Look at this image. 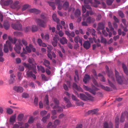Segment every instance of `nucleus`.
I'll return each mask as SVG.
<instances>
[{
    "label": "nucleus",
    "mask_w": 128,
    "mask_h": 128,
    "mask_svg": "<svg viewBox=\"0 0 128 128\" xmlns=\"http://www.w3.org/2000/svg\"><path fill=\"white\" fill-rule=\"evenodd\" d=\"M35 119V118H34L32 116H30L28 121V123L30 124H32L34 121Z\"/></svg>",
    "instance_id": "79ce46f5"
},
{
    "label": "nucleus",
    "mask_w": 128,
    "mask_h": 128,
    "mask_svg": "<svg viewBox=\"0 0 128 128\" xmlns=\"http://www.w3.org/2000/svg\"><path fill=\"white\" fill-rule=\"evenodd\" d=\"M94 14L95 13L93 12L92 10H87L85 14H83L82 15L83 20H84L88 16L89 14L92 15Z\"/></svg>",
    "instance_id": "ddd939ff"
},
{
    "label": "nucleus",
    "mask_w": 128,
    "mask_h": 128,
    "mask_svg": "<svg viewBox=\"0 0 128 128\" xmlns=\"http://www.w3.org/2000/svg\"><path fill=\"white\" fill-rule=\"evenodd\" d=\"M23 123L22 122H18V124H15L13 126V128H18L19 127V126H22L23 125Z\"/></svg>",
    "instance_id": "37998d69"
},
{
    "label": "nucleus",
    "mask_w": 128,
    "mask_h": 128,
    "mask_svg": "<svg viewBox=\"0 0 128 128\" xmlns=\"http://www.w3.org/2000/svg\"><path fill=\"white\" fill-rule=\"evenodd\" d=\"M104 25L102 23H100L98 25V26L97 28L98 30L99 29L103 30L104 29Z\"/></svg>",
    "instance_id": "e433bc0d"
},
{
    "label": "nucleus",
    "mask_w": 128,
    "mask_h": 128,
    "mask_svg": "<svg viewBox=\"0 0 128 128\" xmlns=\"http://www.w3.org/2000/svg\"><path fill=\"white\" fill-rule=\"evenodd\" d=\"M14 90L18 92H22L23 91V88L20 86H15L14 88Z\"/></svg>",
    "instance_id": "a211bd4d"
},
{
    "label": "nucleus",
    "mask_w": 128,
    "mask_h": 128,
    "mask_svg": "<svg viewBox=\"0 0 128 128\" xmlns=\"http://www.w3.org/2000/svg\"><path fill=\"white\" fill-rule=\"evenodd\" d=\"M28 94L26 93H24L22 96L23 98H26L28 97Z\"/></svg>",
    "instance_id": "69168bd1"
},
{
    "label": "nucleus",
    "mask_w": 128,
    "mask_h": 128,
    "mask_svg": "<svg viewBox=\"0 0 128 128\" xmlns=\"http://www.w3.org/2000/svg\"><path fill=\"white\" fill-rule=\"evenodd\" d=\"M74 14L76 17L80 16V11L78 9H77L75 12Z\"/></svg>",
    "instance_id": "58836bf2"
},
{
    "label": "nucleus",
    "mask_w": 128,
    "mask_h": 128,
    "mask_svg": "<svg viewBox=\"0 0 128 128\" xmlns=\"http://www.w3.org/2000/svg\"><path fill=\"white\" fill-rule=\"evenodd\" d=\"M47 113V112L46 110H43L40 112V114L41 116H44Z\"/></svg>",
    "instance_id": "052dcab7"
},
{
    "label": "nucleus",
    "mask_w": 128,
    "mask_h": 128,
    "mask_svg": "<svg viewBox=\"0 0 128 128\" xmlns=\"http://www.w3.org/2000/svg\"><path fill=\"white\" fill-rule=\"evenodd\" d=\"M8 42H9V41H6V44L4 45V51L6 53H7L8 52Z\"/></svg>",
    "instance_id": "5701e85b"
},
{
    "label": "nucleus",
    "mask_w": 128,
    "mask_h": 128,
    "mask_svg": "<svg viewBox=\"0 0 128 128\" xmlns=\"http://www.w3.org/2000/svg\"><path fill=\"white\" fill-rule=\"evenodd\" d=\"M24 117V115L22 114H19L18 117V121H20L22 120Z\"/></svg>",
    "instance_id": "de8ad7c7"
},
{
    "label": "nucleus",
    "mask_w": 128,
    "mask_h": 128,
    "mask_svg": "<svg viewBox=\"0 0 128 128\" xmlns=\"http://www.w3.org/2000/svg\"><path fill=\"white\" fill-rule=\"evenodd\" d=\"M16 117V114H14L10 118V122H12L15 121Z\"/></svg>",
    "instance_id": "49530a36"
},
{
    "label": "nucleus",
    "mask_w": 128,
    "mask_h": 128,
    "mask_svg": "<svg viewBox=\"0 0 128 128\" xmlns=\"http://www.w3.org/2000/svg\"><path fill=\"white\" fill-rule=\"evenodd\" d=\"M47 20H45L44 21L39 19H36V22L40 26L42 27H45L46 26V23Z\"/></svg>",
    "instance_id": "6e6552de"
},
{
    "label": "nucleus",
    "mask_w": 128,
    "mask_h": 128,
    "mask_svg": "<svg viewBox=\"0 0 128 128\" xmlns=\"http://www.w3.org/2000/svg\"><path fill=\"white\" fill-rule=\"evenodd\" d=\"M76 94L78 97L86 101L88 100H93V97L87 93H86L87 96L83 94H79L77 92H76Z\"/></svg>",
    "instance_id": "7ed1b4c3"
},
{
    "label": "nucleus",
    "mask_w": 128,
    "mask_h": 128,
    "mask_svg": "<svg viewBox=\"0 0 128 128\" xmlns=\"http://www.w3.org/2000/svg\"><path fill=\"white\" fill-rule=\"evenodd\" d=\"M83 87L86 90L89 91L90 92L94 94H96V92L94 90H92L91 88L85 85L83 86Z\"/></svg>",
    "instance_id": "f3484780"
},
{
    "label": "nucleus",
    "mask_w": 128,
    "mask_h": 128,
    "mask_svg": "<svg viewBox=\"0 0 128 128\" xmlns=\"http://www.w3.org/2000/svg\"><path fill=\"white\" fill-rule=\"evenodd\" d=\"M98 111V109H96L93 110H92L90 112H92V114H96Z\"/></svg>",
    "instance_id": "4d7b16f0"
},
{
    "label": "nucleus",
    "mask_w": 128,
    "mask_h": 128,
    "mask_svg": "<svg viewBox=\"0 0 128 128\" xmlns=\"http://www.w3.org/2000/svg\"><path fill=\"white\" fill-rule=\"evenodd\" d=\"M8 46L9 47L10 50V51H12V46L11 44V43L8 42Z\"/></svg>",
    "instance_id": "0e129e2a"
},
{
    "label": "nucleus",
    "mask_w": 128,
    "mask_h": 128,
    "mask_svg": "<svg viewBox=\"0 0 128 128\" xmlns=\"http://www.w3.org/2000/svg\"><path fill=\"white\" fill-rule=\"evenodd\" d=\"M29 126V125L28 124V123H25L24 126H22L20 128H28Z\"/></svg>",
    "instance_id": "338daca9"
},
{
    "label": "nucleus",
    "mask_w": 128,
    "mask_h": 128,
    "mask_svg": "<svg viewBox=\"0 0 128 128\" xmlns=\"http://www.w3.org/2000/svg\"><path fill=\"white\" fill-rule=\"evenodd\" d=\"M90 79V76L87 74L85 75L83 79V81L85 83H86L88 82Z\"/></svg>",
    "instance_id": "c85d7f7f"
},
{
    "label": "nucleus",
    "mask_w": 128,
    "mask_h": 128,
    "mask_svg": "<svg viewBox=\"0 0 128 128\" xmlns=\"http://www.w3.org/2000/svg\"><path fill=\"white\" fill-rule=\"evenodd\" d=\"M83 46L85 48L88 49L90 47V44L88 41H86L84 42Z\"/></svg>",
    "instance_id": "4be33fe9"
},
{
    "label": "nucleus",
    "mask_w": 128,
    "mask_h": 128,
    "mask_svg": "<svg viewBox=\"0 0 128 128\" xmlns=\"http://www.w3.org/2000/svg\"><path fill=\"white\" fill-rule=\"evenodd\" d=\"M15 77V76L14 74H11L10 79L9 81V83L10 84H11L14 83V78Z\"/></svg>",
    "instance_id": "cd10ccee"
},
{
    "label": "nucleus",
    "mask_w": 128,
    "mask_h": 128,
    "mask_svg": "<svg viewBox=\"0 0 128 128\" xmlns=\"http://www.w3.org/2000/svg\"><path fill=\"white\" fill-rule=\"evenodd\" d=\"M3 26L4 28L6 30H8L10 26V25L7 21H5L4 24Z\"/></svg>",
    "instance_id": "473e14b6"
},
{
    "label": "nucleus",
    "mask_w": 128,
    "mask_h": 128,
    "mask_svg": "<svg viewBox=\"0 0 128 128\" xmlns=\"http://www.w3.org/2000/svg\"><path fill=\"white\" fill-rule=\"evenodd\" d=\"M114 0H107V4L108 5H110L112 4Z\"/></svg>",
    "instance_id": "e2e57ef3"
},
{
    "label": "nucleus",
    "mask_w": 128,
    "mask_h": 128,
    "mask_svg": "<svg viewBox=\"0 0 128 128\" xmlns=\"http://www.w3.org/2000/svg\"><path fill=\"white\" fill-rule=\"evenodd\" d=\"M56 114V111L55 110H52V119H55L56 118V116H55Z\"/></svg>",
    "instance_id": "a18cd8bd"
},
{
    "label": "nucleus",
    "mask_w": 128,
    "mask_h": 128,
    "mask_svg": "<svg viewBox=\"0 0 128 128\" xmlns=\"http://www.w3.org/2000/svg\"><path fill=\"white\" fill-rule=\"evenodd\" d=\"M60 123L59 121L58 120H56L54 122V125L52 126V123L51 122H50L48 124V126H47V128H55L57 125L59 124Z\"/></svg>",
    "instance_id": "f8f14e48"
},
{
    "label": "nucleus",
    "mask_w": 128,
    "mask_h": 128,
    "mask_svg": "<svg viewBox=\"0 0 128 128\" xmlns=\"http://www.w3.org/2000/svg\"><path fill=\"white\" fill-rule=\"evenodd\" d=\"M18 76L19 80H21L22 78V73L20 72H18Z\"/></svg>",
    "instance_id": "13d9d810"
},
{
    "label": "nucleus",
    "mask_w": 128,
    "mask_h": 128,
    "mask_svg": "<svg viewBox=\"0 0 128 128\" xmlns=\"http://www.w3.org/2000/svg\"><path fill=\"white\" fill-rule=\"evenodd\" d=\"M118 118L116 116L115 118V126L116 128H118L119 126Z\"/></svg>",
    "instance_id": "ea45409f"
},
{
    "label": "nucleus",
    "mask_w": 128,
    "mask_h": 128,
    "mask_svg": "<svg viewBox=\"0 0 128 128\" xmlns=\"http://www.w3.org/2000/svg\"><path fill=\"white\" fill-rule=\"evenodd\" d=\"M19 2L18 1H16L13 3V2L10 5V7L14 9H16L17 10H19L21 7V4H19Z\"/></svg>",
    "instance_id": "39448f33"
},
{
    "label": "nucleus",
    "mask_w": 128,
    "mask_h": 128,
    "mask_svg": "<svg viewBox=\"0 0 128 128\" xmlns=\"http://www.w3.org/2000/svg\"><path fill=\"white\" fill-rule=\"evenodd\" d=\"M54 102L55 104H56V106H54L53 108L54 109H56L58 112H61L62 111V109L61 107H59L58 106V104L59 103V101L56 99H54Z\"/></svg>",
    "instance_id": "9d476101"
},
{
    "label": "nucleus",
    "mask_w": 128,
    "mask_h": 128,
    "mask_svg": "<svg viewBox=\"0 0 128 128\" xmlns=\"http://www.w3.org/2000/svg\"><path fill=\"white\" fill-rule=\"evenodd\" d=\"M41 77L42 80L45 81H47L48 80V79L44 74L41 75Z\"/></svg>",
    "instance_id": "3c124183"
},
{
    "label": "nucleus",
    "mask_w": 128,
    "mask_h": 128,
    "mask_svg": "<svg viewBox=\"0 0 128 128\" xmlns=\"http://www.w3.org/2000/svg\"><path fill=\"white\" fill-rule=\"evenodd\" d=\"M101 42H102L104 44H106L107 43L106 40L102 37L101 38Z\"/></svg>",
    "instance_id": "680f3d73"
},
{
    "label": "nucleus",
    "mask_w": 128,
    "mask_h": 128,
    "mask_svg": "<svg viewBox=\"0 0 128 128\" xmlns=\"http://www.w3.org/2000/svg\"><path fill=\"white\" fill-rule=\"evenodd\" d=\"M13 2V1L12 0H9L4 2L3 0H1L0 2V4L2 6H8L9 5L10 6Z\"/></svg>",
    "instance_id": "9b49d317"
},
{
    "label": "nucleus",
    "mask_w": 128,
    "mask_h": 128,
    "mask_svg": "<svg viewBox=\"0 0 128 128\" xmlns=\"http://www.w3.org/2000/svg\"><path fill=\"white\" fill-rule=\"evenodd\" d=\"M47 3L49 4L50 6L52 7L53 10H54L56 8V7H55V4L53 2H48Z\"/></svg>",
    "instance_id": "c03bdc74"
},
{
    "label": "nucleus",
    "mask_w": 128,
    "mask_h": 128,
    "mask_svg": "<svg viewBox=\"0 0 128 128\" xmlns=\"http://www.w3.org/2000/svg\"><path fill=\"white\" fill-rule=\"evenodd\" d=\"M73 87L74 89H76L82 92H83V91L82 89L80 86H78L75 83H74L73 84Z\"/></svg>",
    "instance_id": "b1692460"
},
{
    "label": "nucleus",
    "mask_w": 128,
    "mask_h": 128,
    "mask_svg": "<svg viewBox=\"0 0 128 128\" xmlns=\"http://www.w3.org/2000/svg\"><path fill=\"white\" fill-rule=\"evenodd\" d=\"M14 35L16 36H20L21 34V33L17 31L14 32Z\"/></svg>",
    "instance_id": "bf43d9fd"
},
{
    "label": "nucleus",
    "mask_w": 128,
    "mask_h": 128,
    "mask_svg": "<svg viewBox=\"0 0 128 128\" xmlns=\"http://www.w3.org/2000/svg\"><path fill=\"white\" fill-rule=\"evenodd\" d=\"M26 50L28 52H30L31 51L32 49V46L31 44H30L28 46H25Z\"/></svg>",
    "instance_id": "c756f323"
},
{
    "label": "nucleus",
    "mask_w": 128,
    "mask_h": 128,
    "mask_svg": "<svg viewBox=\"0 0 128 128\" xmlns=\"http://www.w3.org/2000/svg\"><path fill=\"white\" fill-rule=\"evenodd\" d=\"M48 96L46 95L45 96V99L44 101V103H45V104L47 105H48L49 101L48 99Z\"/></svg>",
    "instance_id": "8fccbe9b"
},
{
    "label": "nucleus",
    "mask_w": 128,
    "mask_h": 128,
    "mask_svg": "<svg viewBox=\"0 0 128 128\" xmlns=\"http://www.w3.org/2000/svg\"><path fill=\"white\" fill-rule=\"evenodd\" d=\"M37 67L38 70L41 71L42 73H44L45 72V70L44 68L42 66H37Z\"/></svg>",
    "instance_id": "4c0bfd02"
},
{
    "label": "nucleus",
    "mask_w": 128,
    "mask_h": 128,
    "mask_svg": "<svg viewBox=\"0 0 128 128\" xmlns=\"http://www.w3.org/2000/svg\"><path fill=\"white\" fill-rule=\"evenodd\" d=\"M95 20V19L94 18L89 17L87 18L86 21L88 23H91L94 22Z\"/></svg>",
    "instance_id": "f704fd0d"
},
{
    "label": "nucleus",
    "mask_w": 128,
    "mask_h": 128,
    "mask_svg": "<svg viewBox=\"0 0 128 128\" xmlns=\"http://www.w3.org/2000/svg\"><path fill=\"white\" fill-rule=\"evenodd\" d=\"M126 116L128 120V112H125L122 113L121 116L120 121L121 122H123L124 120V118Z\"/></svg>",
    "instance_id": "dca6fc26"
},
{
    "label": "nucleus",
    "mask_w": 128,
    "mask_h": 128,
    "mask_svg": "<svg viewBox=\"0 0 128 128\" xmlns=\"http://www.w3.org/2000/svg\"><path fill=\"white\" fill-rule=\"evenodd\" d=\"M34 60L32 58H29L28 60V62L30 64H32L34 62Z\"/></svg>",
    "instance_id": "774afa93"
},
{
    "label": "nucleus",
    "mask_w": 128,
    "mask_h": 128,
    "mask_svg": "<svg viewBox=\"0 0 128 128\" xmlns=\"http://www.w3.org/2000/svg\"><path fill=\"white\" fill-rule=\"evenodd\" d=\"M52 18L53 20L56 22L57 23H58L59 22V19L56 18V14H53Z\"/></svg>",
    "instance_id": "72a5a7b5"
},
{
    "label": "nucleus",
    "mask_w": 128,
    "mask_h": 128,
    "mask_svg": "<svg viewBox=\"0 0 128 128\" xmlns=\"http://www.w3.org/2000/svg\"><path fill=\"white\" fill-rule=\"evenodd\" d=\"M47 48L48 49V52L50 53L51 50H52V46L50 45H49L47 46Z\"/></svg>",
    "instance_id": "09e8293b"
},
{
    "label": "nucleus",
    "mask_w": 128,
    "mask_h": 128,
    "mask_svg": "<svg viewBox=\"0 0 128 128\" xmlns=\"http://www.w3.org/2000/svg\"><path fill=\"white\" fill-rule=\"evenodd\" d=\"M84 2L85 4L84 6L86 8L89 9L91 8L90 5L88 4L90 3L92 4V0H85Z\"/></svg>",
    "instance_id": "2eb2a0df"
},
{
    "label": "nucleus",
    "mask_w": 128,
    "mask_h": 128,
    "mask_svg": "<svg viewBox=\"0 0 128 128\" xmlns=\"http://www.w3.org/2000/svg\"><path fill=\"white\" fill-rule=\"evenodd\" d=\"M17 42L14 47V50L18 54L20 53V50L21 49V46H22V44L24 46L27 45V43L26 41L24 39H22V40L18 39L17 40L16 39L12 40V42L14 44H15L16 42Z\"/></svg>",
    "instance_id": "f257e3e1"
},
{
    "label": "nucleus",
    "mask_w": 128,
    "mask_h": 128,
    "mask_svg": "<svg viewBox=\"0 0 128 128\" xmlns=\"http://www.w3.org/2000/svg\"><path fill=\"white\" fill-rule=\"evenodd\" d=\"M41 36L42 38L45 40L48 41L49 39V36L48 34H46L44 36V34L42 33L41 34Z\"/></svg>",
    "instance_id": "a878e982"
},
{
    "label": "nucleus",
    "mask_w": 128,
    "mask_h": 128,
    "mask_svg": "<svg viewBox=\"0 0 128 128\" xmlns=\"http://www.w3.org/2000/svg\"><path fill=\"white\" fill-rule=\"evenodd\" d=\"M23 65L26 68H27L28 69V71L26 72V74L27 76L30 77H32L34 79H36V76L32 74V71H33L36 74V70L34 69V68H33L31 65L29 64H26L24 63L23 64Z\"/></svg>",
    "instance_id": "f03ea898"
},
{
    "label": "nucleus",
    "mask_w": 128,
    "mask_h": 128,
    "mask_svg": "<svg viewBox=\"0 0 128 128\" xmlns=\"http://www.w3.org/2000/svg\"><path fill=\"white\" fill-rule=\"evenodd\" d=\"M12 27L15 30H19L21 28V26L20 22L18 21H16V23L12 24L11 25Z\"/></svg>",
    "instance_id": "1a4fd4ad"
},
{
    "label": "nucleus",
    "mask_w": 128,
    "mask_h": 128,
    "mask_svg": "<svg viewBox=\"0 0 128 128\" xmlns=\"http://www.w3.org/2000/svg\"><path fill=\"white\" fill-rule=\"evenodd\" d=\"M21 7L20 9H21V11L22 12L26 10L29 7V6L27 4H25L23 5L22 4H21Z\"/></svg>",
    "instance_id": "6ab92c4d"
},
{
    "label": "nucleus",
    "mask_w": 128,
    "mask_h": 128,
    "mask_svg": "<svg viewBox=\"0 0 128 128\" xmlns=\"http://www.w3.org/2000/svg\"><path fill=\"white\" fill-rule=\"evenodd\" d=\"M73 87L74 89H76L82 92H83V91L82 89L80 86H78L75 83H74L73 84Z\"/></svg>",
    "instance_id": "393cba45"
},
{
    "label": "nucleus",
    "mask_w": 128,
    "mask_h": 128,
    "mask_svg": "<svg viewBox=\"0 0 128 128\" xmlns=\"http://www.w3.org/2000/svg\"><path fill=\"white\" fill-rule=\"evenodd\" d=\"M115 76L116 78V80L118 83L121 84L123 82V78L121 77L119 75V73L116 70L115 71Z\"/></svg>",
    "instance_id": "423d86ee"
},
{
    "label": "nucleus",
    "mask_w": 128,
    "mask_h": 128,
    "mask_svg": "<svg viewBox=\"0 0 128 128\" xmlns=\"http://www.w3.org/2000/svg\"><path fill=\"white\" fill-rule=\"evenodd\" d=\"M7 112L8 114H11L13 113V111L12 109L8 108L7 109Z\"/></svg>",
    "instance_id": "864d4df0"
},
{
    "label": "nucleus",
    "mask_w": 128,
    "mask_h": 128,
    "mask_svg": "<svg viewBox=\"0 0 128 128\" xmlns=\"http://www.w3.org/2000/svg\"><path fill=\"white\" fill-rule=\"evenodd\" d=\"M60 42L62 44H64L67 43L68 41L66 38L63 37L60 39Z\"/></svg>",
    "instance_id": "bb28decb"
},
{
    "label": "nucleus",
    "mask_w": 128,
    "mask_h": 128,
    "mask_svg": "<svg viewBox=\"0 0 128 128\" xmlns=\"http://www.w3.org/2000/svg\"><path fill=\"white\" fill-rule=\"evenodd\" d=\"M74 41L77 44L76 45V47L75 46L74 48L75 49H76L78 46V42L81 44V46L82 45V38H80L79 36L75 37L74 38Z\"/></svg>",
    "instance_id": "0eeeda50"
},
{
    "label": "nucleus",
    "mask_w": 128,
    "mask_h": 128,
    "mask_svg": "<svg viewBox=\"0 0 128 128\" xmlns=\"http://www.w3.org/2000/svg\"><path fill=\"white\" fill-rule=\"evenodd\" d=\"M58 36L57 35H55V37L54 38L53 41L52 42V45L54 47L57 46L58 43Z\"/></svg>",
    "instance_id": "aec40b11"
},
{
    "label": "nucleus",
    "mask_w": 128,
    "mask_h": 128,
    "mask_svg": "<svg viewBox=\"0 0 128 128\" xmlns=\"http://www.w3.org/2000/svg\"><path fill=\"white\" fill-rule=\"evenodd\" d=\"M44 64L49 69H50V67L49 66L50 64V62L48 60H45L44 62Z\"/></svg>",
    "instance_id": "c9c22d12"
},
{
    "label": "nucleus",
    "mask_w": 128,
    "mask_h": 128,
    "mask_svg": "<svg viewBox=\"0 0 128 128\" xmlns=\"http://www.w3.org/2000/svg\"><path fill=\"white\" fill-rule=\"evenodd\" d=\"M72 100L76 102H78L79 101V100H78L76 97L73 94H72Z\"/></svg>",
    "instance_id": "5fc2aeb1"
},
{
    "label": "nucleus",
    "mask_w": 128,
    "mask_h": 128,
    "mask_svg": "<svg viewBox=\"0 0 128 128\" xmlns=\"http://www.w3.org/2000/svg\"><path fill=\"white\" fill-rule=\"evenodd\" d=\"M28 11L30 13H34L38 14L40 12V10L35 8H31L28 10Z\"/></svg>",
    "instance_id": "412c9836"
},
{
    "label": "nucleus",
    "mask_w": 128,
    "mask_h": 128,
    "mask_svg": "<svg viewBox=\"0 0 128 128\" xmlns=\"http://www.w3.org/2000/svg\"><path fill=\"white\" fill-rule=\"evenodd\" d=\"M38 28L35 26H33L32 27V32L36 31L37 30Z\"/></svg>",
    "instance_id": "6e6d98bb"
},
{
    "label": "nucleus",
    "mask_w": 128,
    "mask_h": 128,
    "mask_svg": "<svg viewBox=\"0 0 128 128\" xmlns=\"http://www.w3.org/2000/svg\"><path fill=\"white\" fill-rule=\"evenodd\" d=\"M100 87L102 89L104 90L107 91H109L110 90V88L108 86H106L105 87L102 85H100Z\"/></svg>",
    "instance_id": "a19ab883"
},
{
    "label": "nucleus",
    "mask_w": 128,
    "mask_h": 128,
    "mask_svg": "<svg viewBox=\"0 0 128 128\" xmlns=\"http://www.w3.org/2000/svg\"><path fill=\"white\" fill-rule=\"evenodd\" d=\"M55 1L56 4L58 6V8L59 10L61 9L62 7L65 10L67 9L68 7L69 4L67 2H65L62 6L60 0H56Z\"/></svg>",
    "instance_id": "20e7f679"
},
{
    "label": "nucleus",
    "mask_w": 128,
    "mask_h": 128,
    "mask_svg": "<svg viewBox=\"0 0 128 128\" xmlns=\"http://www.w3.org/2000/svg\"><path fill=\"white\" fill-rule=\"evenodd\" d=\"M122 66L124 71L126 75H128V70L126 66L124 64H122Z\"/></svg>",
    "instance_id": "7c9ffc66"
},
{
    "label": "nucleus",
    "mask_w": 128,
    "mask_h": 128,
    "mask_svg": "<svg viewBox=\"0 0 128 128\" xmlns=\"http://www.w3.org/2000/svg\"><path fill=\"white\" fill-rule=\"evenodd\" d=\"M108 76L110 77H111L113 80H114V78L112 77L113 73L112 72H108Z\"/></svg>",
    "instance_id": "603ef678"
},
{
    "label": "nucleus",
    "mask_w": 128,
    "mask_h": 128,
    "mask_svg": "<svg viewBox=\"0 0 128 128\" xmlns=\"http://www.w3.org/2000/svg\"><path fill=\"white\" fill-rule=\"evenodd\" d=\"M103 128H113L112 123L110 122H106L104 124Z\"/></svg>",
    "instance_id": "4468645a"
},
{
    "label": "nucleus",
    "mask_w": 128,
    "mask_h": 128,
    "mask_svg": "<svg viewBox=\"0 0 128 128\" xmlns=\"http://www.w3.org/2000/svg\"><path fill=\"white\" fill-rule=\"evenodd\" d=\"M50 114H48L47 116L43 117L42 119V121L44 123H45L47 120L50 117Z\"/></svg>",
    "instance_id": "2f4dec72"
}]
</instances>
